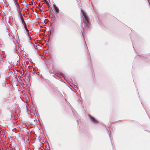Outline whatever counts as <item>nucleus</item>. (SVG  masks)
<instances>
[{
	"mask_svg": "<svg viewBox=\"0 0 150 150\" xmlns=\"http://www.w3.org/2000/svg\"><path fill=\"white\" fill-rule=\"evenodd\" d=\"M27 31L28 32V34H29V30H28V31Z\"/></svg>",
	"mask_w": 150,
	"mask_h": 150,
	"instance_id": "obj_7",
	"label": "nucleus"
},
{
	"mask_svg": "<svg viewBox=\"0 0 150 150\" xmlns=\"http://www.w3.org/2000/svg\"><path fill=\"white\" fill-rule=\"evenodd\" d=\"M53 6L55 10V11L54 12V13L57 14L59 12V8L56 6L55 4L53 5Z\"/></svg>",
	"mask_w": 150,
	"mask_h": 150,
	"instance_id": "obj_2",
	"label": "nucleus"
},
{
	"mask_svg": "<svg viewBox=\"0 0 150 150\" xmlns=\"http://www.w3.org/2000/svg\"><path fill=\"white\" fill-rule=\"evenodd\" d=\"M90 118L92 120V121L94 123H97L98 122V121H97L93 117L90 116Z\"/></svg>",
	"mask_w": 150,
	"mask_h": 150,
	"instance_id": "obj_4",
	"label": "nucleus"
},
{
	"mask_svg": "<svg viewBox=\"0 0 150 150\" xmlns=\"http://www.w3.org/2000/svg\"><path fill=\"white\" fill-rule=\"evenodd\" d=\"M19 17L21 20L22 22L23 21H24V19L23 18L22 14L21 13L19 14Z\"/></svg>",
	"mask_w": 150,
	"mask_h": 150,
	"instance_id": "obj_5",
	"label": "nucleus"
},
{
	"mask_svg": "<svg viewBox=\"0 0 150 150\" xmlns=\"http://www.w3.org/2000/svg\"><path fill=\"white\" fill-rule=\"evenodd\" d=\"M22 22V24H23V25L24 26V27L25 29V30H26L27 31H28V29L27 28L25 22L24 21H23Z\"/></svg>",
	"mask_w": 150,
	"mask_h": 150,
	"instance_id": "obj_3",
	"label": "nucleus"
},
{
	"mask_svg": "<svg viewBox=\"0 0 150 150\" xmlns=\"http://www.w3.org/2000/svg\"><path fill=\"white\" fill-rule=\"evenodd\" d=\"M44 1H45V2L44 3H45V4H46L48 5H49V3L48 2V1L47 0H44Z\"/></svg>",
	"mask_w": 150,
	"mask_h": 150,
	"instance_id": "obj_6",
	"label": "nucleus"
},
{
	"mask_svg": "<svg viewBox=\"0 0 150 150\" xmlns=\"http://www.w3.org/2000/svg\"><path fill=\"white\" fill-rule=\"evenodd\" d=\"M81 11L85 18V20H86V21H85V22L86 25L88 26L89 25H90V23L88 18L87 16H86V14L84 13L83 11L82 10H81Z\"/></svg>",
	"mask_w": 150,
	"mask_h": 150,
	"instance_id": "obj_1",
	"label": "nucleus"
}]
</instances>
